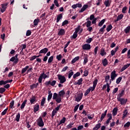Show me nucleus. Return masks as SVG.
<instances>
[{
	"label": "nucleus",
	"instance_id": "nucleus-54",
	"mask_svg": "<svg viewBox=\"0 0 130 130\" xmlns=\"http://www.w3.org/2000/svg\"><path fill=\"white\" fill-rule=\"evenodd\" d=\"M92 41H93V39H92L91 38H89L87 40H86V43L90 44L91 43V42H92Z\"/></svg>",
	"mask_w": 130,
	"mask_h": 130
},
{
	"label": "nucleus",
	"instance_id": "nucleus-38",
	"mask_svg": "<svg viewBox=\"0 0 130 130\" xmlns=\"http://www.w3.org/2000/svg\"><path fill=\"white\" fill-rule=\"evenodd\" d=\"M45 100H46V99H45V98H43L41 102V106H44L45 104Z\"/></svg>",
	"mask_w": 130,
	"mask_h": 130
},
{
	"label": "nucleus",
	"instance_id": "nucleus-40",
	"mask_svg": "<svg viewBox=\"0 0 130 130\" xmlns=\"http://www.w3.org/2000/svg\"><path fill=\"white\" fill-rule=\"evenodd\" d=\"M126 10H127V7H126V6L124 7L122 9V14H126Z\"/></svg>",
	"mask_w": 130,
	"mask_h": 130
},
{
	"label": "nucleus",
	"instance_id": "nucleus-25",
	"mask_svg": "<svg viewBox=\"0 0 130 130\" xmlns=\"http://www.w3.org/2000/svg\"><path fill=\"white\" fill-rule=\"evenodd\" d=\"M129 31H130V25L127 26L124 30V32L126 34H128V33H129Z\"/></svg>",
	"mask_w": 130,
	"mask_h": 130
},
{
	"label": "nucleus",
	"instance_id": "nucleus-49",
	"mask_svg": "<svg viewBox=\"0 0 130 130\" xmlns=\"http://www.w3.org/2000/svg\"><path fill=\"white\" fill-rule=\"evenodd\" d=\"M122 18H123V14H122L119 15L117 17V20H118L119 21L121 20Z\"/></svg>",
	"mask_w": 130,
	"mask_h": 130
},
{
	"label": "nucleus",
	"instance_id": "nucleus-22",
	"mask_svg": "<svg viewBox=\"0 0 130 130\" xmlns=\"http://www.w3.org/2000/svg\"><path fill=\"white\" fill-rule=\"evenodd\" d=\"M106 21V19H102L98 24L99 27H102V26H103V24L105 23Z\"/></svg>",
	"mask_w": 130,
	"mask_h": 130
},
{
	"label": "nucleus",
	"instance_id": "nucleus-7",
	"mask_svg": "<svg viewBox=\"0 0 130 130\" xmlns=\"http://www.w3.org/2000/svg\"><path fill=\"white\" fill-rule=\"evenodd\" d=\"M98 83V79H95L93 82V86L90 87L89 89H90V91L91 92H93L94 90H95V88H96V86H97V84Z\"/></svg>",
	"mask_w": 130,
	"mask_h": 130
},
{
	"label": "nucleus",
	"instance_id": "nucleus-28",
	"mask_svg": "<svg viewBox=\"0 0 130 130\" xmlns=\"http://www.w3.org/2000/svg\"><path fill=\"white\" fill-rule=\"evenodd\" d=\"M26 103H27V100H25L21 105V107H20L21 109H24V108H25V105H26Z\"/></svg>",
	"mask_w": 130,
	"mask_h": 130
},
{
	"label": "nucleus",
	"instance_id": "nucleus-41",
	"mask_svg": "<svg viewBox=\"0 0 130 130\" xmlns=\"http://www.w3.org/2000/svg\"><path fill=\"white\" fill-rule=\"evenodd\" d=\"M55 100L57 103H60V102H61V97L58 96V98Z\"/></svg>",
	"mask_w": 130,
	"mask_h": 130
},
{
	"label": "nucleus",
	"instance_id": "nucleus-50",
	"mask_svg": "<svg viewBox=\"0 0 130 130\" xmlns=\"http://www.w3.org/2000/svg\"><path fill=\"white\" fill-rule=\"evenodd\" d=\"M90 92H91V89L88 88V89L85 91V93H84V96H87V95H88V94H89V93H90Z\"/></svg>",
	"mask_w": 130,
	"mask_h": 130
},
{
	"label": "nucleus",
	"instance_id": "nucleus-5",
	"mask_svg": "<svg viewBox=\"0 0 130 130\" xmlns=\"http://www.w3.org/2000/svg\"><path fill=\"white\" fill-rule=\"evenodd\" d=\"M117 101L120 102L121 105H124L126 104V102H127V99H123V98H117Z\"/></svg>",
	"mask_w": 130,
	"mask_h": 130
},
{
	"label": "nucleus",
	"instance_id": "nucleus-53",
	"mask_svg": "<svg viewBox=\"0 0 130 130\" xmlns=\"http://www.w3.org/2000/svg\"><path fill=\"white\" fill-rule=\"evenodd\" d=\"M85 24H86V27H90L91 26V21L88 20L86 22H85Z\"/></svg>",
	"mask_w": 130,
	"mask_h": 130
},
{
	"label": "nucleus",
	"instance_id": "nucleus-16",
	"mask_svg": "<svg viewBox=\"0 0 130 130\" xmlns=\"http://www.w3.org/2000/svg\"><path fill=\"white\" fill-rule=\"evenodd\" d=\"M88 61L89 60L88 59V55L84 54L83 64H86V63H87Z\"/></svg>",
	"mask_w": 130,
	"mask_h": 130
},
{
	"label": "nucleus",
	"instance_id": "nucleus-56",
	"mask_svg": "<svg viewBox=\"0 0 130 130\" xmlns=\"http://www.w3.org/2000/svg\"><path fill=\"white\" fill-rule=\"evenodd\" d=\"M62 58V55L61 54H59L58 55L56 56V58L57 60H61V58Z\"/></svg>",
	"mask_w": 130,
	"mask_h": 130
},
{
	"label": "nucleus",
	"instance_id": "nucleus-18",
	"mask_svg": "<svg viewBox=\"0 0 130 130\" xmlns=\"http://www.w3.org/2000/svg\"><path fill=\"white\" fill-rule=\"evenodd\" d=\"M102 63L104 67H106L108 64V60L107 58H105L102 60Z\"/></svg>",
	"mask_w": 130,
	"mask_h": 130
},
{
	"label": "nucleus",
	"instance_id": "nucleus-51",
	"mask_svg": "<svg viewBox=\"0 0 130 130\" xmlns=\"http://www.w3.org/2000/svg\"><path fill=\"white\" fill-rule=\"evenodd\" d=\"M110 91V85H109V83H107V92L108 93H109V91Z\"/></svg>",
	"mask_w": 130,
	"mask_h": 130
},
{
	"label": "nucleus",
	"instance_id": "nucleus-8",
	"mask_svg": "<svg viewBox=\"0 0 130 130\" xmlns=\"http://www.w3.org/2000/svg\"><path fill=\"white\" fill-rule=\"evenodd\" d=\"M118 75L116 74V71L115 70L113 71L111 73V79L112 81H114L115 80V78L117 77Z\"/></svg>",
	"mask_w": 130,
	"mask_h": 130
},
{
	"label": "nucleus",
	"instance_id": "nucleus-57",
	"mask_svg": "<svg viewBox=\"0 0 130 130\" xmlns=\"http://www.w3.org/2000/svg\"><path fill=\"white\" fill-rule=\"evenodd\" d=\"M80 106V104H78L74 107V112H76V111L79 109V107Z\"/></svg>",
	"mask_w": 130,
	"mask_h": 130
},
{
	"label": "nucleus",
	"instance_id": "nucleus-64",
	"mask_svg": "<svg viewBox=\"0 0 130 130\" xmlns=\"http://www.w3.org/2000/svg\"><path fill=\"white\" fill-rule=\"evenodd\" d=\"M127 58L129 59H130V49H129L127 53Z\"/></svg>",
	"mask_w": 130,
	"mask_h": 130
},
{
	"label": "nucleus",
	"instance_id": "nucleus-33",
	"mask_svg": "<svg viewBox=\"0 0 130 130\" xmlns=\"http://www.w3.org/2000/svg\"><path fill=\"white\" fill-rule=\"evenodd\" d=\"M100 54H101V55H102V56H104V55L106 54V52H105V50L104 48L101 49Z\"/></svg>",
	"mask_w": 130,
	"mask_h": 130
},
{
	"label": "nucleus",
	"instance_id": "nucleus-34",
	"mask_svg": "<svg viewBox=\"0 0 130 130\" xmlns=\"http://www.w3.org/2000/svg\"><path fill=\"white\" fill-rule=\"evenodd\" d=\"M56 113H57V112L56 111H55V110H53L52 112V115H51V119H53L54 117V115H55V114H56Z\"/></svg>",
	"mask_w": 130,
	"mask_h": 130
},
{
	"label": "nucleus",
	"instance_id": "nucleus-59",
	"mask_svg": "<svg viewBox=\"0 0 130 130\" xmlns=\"http://www.w3.org/2000/svg\"><path fill=\"white\" fill-rule=\"evenodd\" d=\"M88 75H89V71H88L87 70H85V71H84V74H83L84 77H87V76H88Z\"/></svg>",
	"mask_w": 130,
	"mask_h": 130
},
{
	"label": "nucleus",
	"instance_id": "nucleus-13",
	"mask_svg": "<svg viewBox=\"0 0 130 130\" xmlns=\"http://www.w3.org/2000/svg\"><path fill=\"white\" fill-rule=\"evenodd\" d=\"M66 34V30L64 29H60V30L58 32V36H63Z\"/></svg>",
	"mask_w": 130,
	"mask_h": 130
},
{
	"label": "nucleus",
	"instance_id": "nucleus-2",
	"mask_svg": "<svg viewBox=\"0 0 130 130\" xmlns=\"http://www.w3.org/2000/svg\"><path fill=\"white\" fill-rule=\"evenodd\" d=\"M46 78H49V76H47V75H46V74H44V73H42L38 79V82L40 83H42V79H46Z\"/></svg>",
	"mask_w": 130,
	"mask_h": 130
},
{
	"label": "nucleus",
	"instance_id": "nucleus-62",
	"mask_svg": "<svg viewBox=\"0 0 130 130\" xmlns=\"http://www.w3.org/2000/svg\"><path fill=\"white\" fill-rule=\"evenodd\" d=\"M130 126V122H127L124 125V127H129Z\"/></svg>",
	"mask_w": 130,
	"mask_h": 130
},
{
	"label": "nucleus",
	"instance_id": "nucleus-10",
	"mask_svg": "<svg viewBox=\"0 0 130 130\" xmlns=\"http://www.w3.org/2000/svg\"><path fill=\"white\" fill-rule=\"evenodd\" d=\"M8 6V3H5L2 5L1 12L4 13L6 12V9H7V6Z\"/></svg>",
	"mask_w": 130,
	"mask_h": 130
},
{
	"label": "nucleus",
	"instance_id": "nucleus-4",
	"mask_svg": "<svg viewBox=\"0 0 130 130\" xmlns=\"http://www.w3.org/2000/svg\"><path fill=\"white\" fill-rule=\"evenodd\" d=\"M44 84H45V86H47V87L49 86V85H50L51 86H52V87H53L56 84V81L53 80L51 82V81L49 80L48 81H46Z\"/></svg>",
	"mask_w": 130,
	"mask_h": 130
},
{
	"label": "nucleus",
	"instance_id": "nucleus-61",
	"mask_svg": "<svg viewBox=\"0 0 130 130\" xmlns=\"http://www.w3.org/2000/svg\"><path fill=\"white\" fill-rule=\"evenodd\" d=\"M83 128H84V126H83V125H79L77 127V129L76 128V130H82Z\"/></svg>",
	"mask_w": 130,
	"mask_h": 130
},
{
	"label": "nucleus",
	"instance_id": "nucleus-48",
	"mask_svg": "<svg viewBox=\"0 0 130 130\" xmlns=\"http://www.w3.org/2000/svg\"><path fill=\"white\" fill-rule=\"evenodd\" d=\"M6 92V88L4 87L0 88V93L1 94H4Z\"/></svg>",
	"mask_w": 130,
	"mask_h": 130
},
{
	"label": "nucleus",
	"instance_id": "nucleus-11",
	"mask_svg": "<svg viewBox=\"0 0 130 130\" xmlns=\"http://www.w3.org/2000/svg\"><path fill=\"white\" fill-rule=\"evenodd\" d=\"M82 82H83V78H80L78 80V82L77 81H74V85H79V86H80V85H82Z\"/></svg>",
	"mask_w": 130,
	"mask_h": 130
},
{
	"label": "nucleus",
	"instance_id": "nucleus-1",
	"mask_svg": "<svg viewBox=\"0 0 130 130\" xmlns=\"http://www.w3.org/2000/svg\"><path fill=\"white\" fill-rule=\"evenodd\" d=\"M36 121L38 126H40V127H43V126H44V122H43L42 117H39Z\"/></svg>",
	"mask_w": 130,
	"mask_h": 130
},
{
	"label": "nucleus",
	"instance_id": "nucleus-35",
	"mask_svg": "<svg viewBox=\"0 0 130 130\" xmlns=\"http://www.w3.org/2000/svg\"><path fill=\"white\" fill-rule=\"evenodd\" d=\"M126 115H127V110H125L123 112V116L122 117V119L125 118V117H126Z\"/></svg>",
	"mask_w": 130,
	"mask_h": 130
},
{
	"label": "nucleus",
	"instance_id": "nucleus-31",
	"mask_svg": "<svg viewBox=\"0 0 130 130\" xmlns=\"http://www.w3.org/2000/svg\"><path fill=\"white\" fill-rule=\"evenodd\" d=\"M117 110H118L117 108H115L113 110L112 113L114 116H115V115L117 114Z\"/></svg>",
	"mask_w": 130,
	"mask_h": 130
},
{
	"label": "nucleus",
	"instance_id": "nucleus-52",
	"mask_svg": "<svg viewBox=\"0 0 130 130\" xmlns=\"http://www.w3.org/2000/svg\"><path fill=\"white\" fill-rule=\"evenodd\" d=\"M20 113H18V114L16 116V121H17V122L20 121Z\"/></svg>",
	"mask_w": 130,
	"mask_h": 130
},
{
	"label": "nucleus",
	"instance_id": "nucleus-20",
	"mask_svg": "<svg viewBox=\"0 0 130 130\" xmlns=\"http://www.w3.org/2000/svg\"><path fill=\"white\" fill-rule=\"evenodd\" d=\"M61 19H62V14L58 15L57 16L56 23H58V22H59Z\"/></svg>",
	"mask_w": 130,
	"mask_h": 130
},
{
	"label": "nucleus",
	"instance_id": "nucleus-14",
	"mask_svg": "<svg viewBox=\"0 0 130 130\" xmlns=\"http://www.w3.org/2000/svg\"><path fill=\"white\" fill-rule=\"evenodd\" d=\"M88 7L89 6H88V5H84L82 8L81 9L80 11H79V13H83V12L88 9Z\"/></svg>",
	"mask_w": 130,
	"mask_h": 130
},
{
	"label": "nucleus",
	"instance_id": "nucleus-21",
	"mask_svg": "<svg viewBox=\"0 0 130 130\" xmlns=\"http://www.w3.org/2000/svg\"><path fill=\"white\" fill-rule=\"evenodd\" d=\"M48 94L47 100L48 101H50L51 98H52V93H51V91L48 90Z\"/></svg>",
	"mask_w": 130,
	"mask_h": 130
},
{
	"label": "nucleus",
	"instance_id": "nucleus-45",
	"mask_svg": "<svg viewBox=\"0 0 130 130\" xmlns=\"http://www.w3.org/2000/svg\"><path fill=\"white\" fill-rule=\"evenodd\" d=\"M123 93H124V90H122L121 92L118 94L117 98H121L122 96H123Z\"/></svg>",
	"mask_w": 130,
	"mask_h": 130
},
{
	"label": "nucleus",
	"instance_id": "nucleus-12",
	"mask_svg": "<svg viewBox=\"0 0 130 130\" xmlns=\"http://www.w3.org/2000/svg\"><path fill=\"white\" fill-rule=\"evenodd\" d=\"M48 52V49L47 48H44V49H42L39 51V54H41L42 53H44V54H45Z\"/></svg>",
	"mask_w": 130,
	"mask_h": 130
},
{
	"label": "nucleus",
	"instance_id": "nucleus-30",
	"mask_svg": "<svg viewBox=\"0 0 130 130\" xmlns=\"http://www.w3.org/2000/svg\"><path fill=\"white\" fill-rule=\"evenodd\" d=\"M112 25L109 24L107 26L106 30L107 32H109L112 29Z\"/></svg>",
	"mask_w": 130,
	"mask_h": 130
},
{
	"label": "nucleus",
	"instance_id": "nucleus-55",
	"mask_svg": "<svg viewBox=\"0 0 130 130\" xmlns=\"http://www.w3.org/2000/svg\"><path fill=\"white\" fill-rule=\"evenodd\" d=\"M80 28H81V26H80V25L78 26V27L76 28L75 31L74 32V33H76L77 34H78V33L80 31Z\"/></svg>",
	"mask_w": 130,
	"mask_h": 130
},
{
	"label": "nucleus",
	"instance_id": "nucleus-43",
	"mask_svg": "<svg viewBox=\"0 0 130 130\" xmlns=\"http://www.w3.org/2000/svg\"><path fill=\"white\" fill-rule=\"evenodd\" d=\"M121 80H122V77H120L116 79V84H119V83H120V82H121Z\"/></svg>",
	"mask_w": 130,
	"mask_h": 130
},
{
	"label": "nucleus",
	"instance_id": "nucleus-24",
	"mask_svg": "<svg viewBox=\"0 0 130 130\" xmlns=\"http://www.w3.org/2000/svg\"><path fill=\"white\" fill-rule=\"evenodd\" d=\"M28 69H29V66H26L24 68H23L21 70V74H25L27 72Z\"/></svg>",
	"mask_w": 130,
	"mask_h": 130
},
{
	"label": "nucleus",
	"instance_id": "nucleus-17",
	"mask_svg": "<svg viewBox=\"0 0 130 130\" xmlns=\"http://www.w3.org/2000/svg\"><path fill=\"white\" fill-rule=\"evenodd\" d=\"M38 110H39V105H38V104H37L34 107V112L35 113H36V112H37V111H38Z\"/></svg>",
	"mask_w": 130,
	"mask_h": 130
},
{
	"label": "nucleus",
	"instance_id": "nucleus-60",
	"mask_svg": "<svg viewBox=\"0 0 130 130\" xmlns=\"http://www.w3.org/2000/svg\"><path fill=\"white\" fill-rule=\"evenodd\" d=\"M30 90H33L34 88H37V86L35 85V84H32L30 86Z\"/></svg>",
	"mask_w": 130,
	"mask_h": 130
},
{
	"label": "nucleus",
	"instance_id": "nucleus-46",
	"mask_svg": "<svg viewBox=\"0 0 130 130\" xmlns=\"http://www.w3.org/2000/svg\"><path fill=\"white\" fill-rule=\"evenodd\" d=\"M78 37V34L74 32L72 36L71 37V38H73V39H76Z\"/></svg>",
	"mask_w": 130,
	"mask_h": 130
},
{
	"label": "nucleus",
	"instance_id": "nucleus-3",
	"mask_svg": "<svg viewBox=\"0 0 130 130\" xmlns=\"http://www.w3.org/2000/svg\"><path fill=\"white\" fill-rule=\"evenodd\" d=\"M58 79L60 81V84H63L65 82L67 81V79L66 78V77L62 75H57Z\"/></svg>",
	"mask_w": 130,
	"mask_h": 130
},
{
	"label": "nucleus",
	"instance_id": "nucleus-19",
	"mask_svg": "<svg viewBox=\"0 0 130 130\" xmlns=\"http://www.w3.org/2000/svg\"><path fill=\"white\" fill-rule=\"evenodd\" d=\"M100 127H101V123H99L95 125V127L92 128V130H98Z\"/></svg>",
	"mask_w": 130,
	"mask_h": 130
},
{
	"label": "nucleus",
	"instance_id": "nucleus-29",
	"mask_svg": "<svg viewBox=\"0 0 130 130\" xmlns=\"http://www.w3.org/2000/svg\"><path fill=\"white\" fill-rule=\"evenodd\" d=\"M36 101V98L34 96H33L30 99V102L31 104H34V102H35Z\"/></svg>",
	"mask_w": 130,
	"mask_h": 130
},
{
	"label": "nucleus",
	"instance_id": "nucleus-47",
	"mask_svg": "<svg viewBox=\"0 0 130 130\" xmlns=\"http://www.w3.org/2000/svg\"><path fill=\"white\" fill-rule=\"evenodd\" d=\"M74 75V72L72 71V70H71L69 72V74L68 75V78L69 79H71V78H72V76H73Z\"/></svg>",
	"mask_w": 130,
	"mask_h": 130
},
{
	"label": "nucleus",
	"instance_id": "nucleus-44",
	"mask_svg": "<svg viewBox=\"0 0 130 130\" xmlns=\"http://www.w3.org/2000/svg\"><path fill=\"white\" fill-rule=\"evenodd\" d=\"M58 98V94L56 92L54 93L53 95V100H55Z\"/></svg>",
	"mask_w": 130,
	"mask_h": 130
},
{
	"label": "nucleus",
	"instance_id": "nucleus-27",
	"mask_svg": "<svg viewBox=\"0 0 130 130\" xmlns=\"http://www.w3.org/2000/svg\"><path fill=\"white\" fill-rule=\"evenodd\" d=\"M80 59V57L77 56L75 57L73 60L71 61V63L73 64V63H75L77 60H79Z\"/></svg>",
	"mask_w": 130,
	"mask_h": 130
},
{
	"label": "nucleus",
	"instance_id": "nucleus-36",
	"mask_svg": "<svg viewBox=\"0 0 130 130\" xmlns=\"http://www.w3.org/2000/svg\"><path fill=\"white\" fill-rule=\"evenodd\" d=\"M52 61H53V56H51L48 60V63H51Z\"/></svg>",
	"mask_w": 130,
	"mask_h": 130
},
{
	"label": "nucleus",
	"instance_id": "nucleus-15",
	"mask_svg": "<svg viewBox=\"0 0 130 130\" xmlns=\"http://www.w3.org/2000/svg\"><path fill=\"white\" fill-rule=\"evenodd\" d=\"M105 28H106V24L104 25L100 29L99 31V34H101V33L102 34H103V33H104V29Z\"/></svg>",
	"mask_w": 130,
	"mask_h": 130
},
{
	"label": "nucleus",
	"instance_id": "nucleus-58",
	"mask_svg": "<svg viewBox=\"0 0 130 130\" xmlns=\"http://www.w3.org/2000/svg\"><path fill=\"white\" fill-rule=\"evenodd\" d=\"M69 21L68 20H64L62 23V26H64L66 25H68L69 24Z\"/></svg>",
	"mask_w": 130,
	"mask_h": 130
},
{
	"label": "nucleus",
	"instance_id": "nucleus-26",
	"mask_svg": "<svg viewBox=\"0 0 130 130\" xmlns=\"http://www.w3.org/2000/svg\"><path fill=\"white\" fill-rule=\"evenodd\" d=\"M104 5L107 8L108 7H110V0L105 1L104 2Z\"/></svg>",
	"mask_w": 130,
	"mask_h": 130
},
{
	"label": "nucleus",
	"instance_id": "nucleus-23",
	"mask_svg": "<svg viewBox=\"0 0 130 130\" xmlns=\"http://www.w3.org/2000/svg\"><path fill=\"white\" fill-rule=\"evenodd\" d=\"M129 66L130 63H128L127 64L124 65V67L121 69V72H123V71H125V70H126V69H127V68H128Z\"/></svg>",
	"mask_w": 130,
	"mask_h": 130
},
{
	"label": "nucleus",
	"instance_id": "nucleus-63",
	"mask_svg": "<svg viewBox=\"0 0 130 130\" xmlns=\"http://www.w3.org/2000/svg\"><path fill=\"white\" fill-rule=\"evenodd\" d=\"M31 30H27L26 33V36H30V35H31Z\"/></svg>",
	"mask_w": 130,
	"mask_h": 130
},
{
	"label": "nucleus",
	"instance_id": "nucleus-42",
	"mask_svg": "<svg viewBox=\"0 0 130 130\" xmlns=\"http://www.w3.org/2000/svg\"><path fill=\"white\" fill-rule=\"evenodd\" d=\"M39 21L40 20L38 19H35L34 21V25H35V26H37V25H38V23H39Z\"/></svg>",
	"mask_w": 130,
	"mask_h": 130
},
{
	"label": "nucleus",
	"instance_id": "nucleus-6",
	"mask_svg": "<svg viewBox=\"0 0 130 130\" xmlns=\"http://www.w3.org/2000/svg\"><path fill=\"white\" fill-rule=\"evenodd\" d=\"M82 98H83V93L81 92L78 93L77 96H75V101L77 102H80L82 100Z\"/></svg>",
	"mask_w": 130,
	"mask_h": 130
},
{
	"label": "nucleus",
	"instance_id": "nucleus-39",
	"mask_svg": "<svg viewBox=\"0 0 130 130\" xmlns=\"http://www.w3.org/2000/svg\"><path fill=\"white\" fill-rule=\"evenodd\" d=\"M14 104H15V102L14 101H12L10 103V106H9L11 109H12V108H14Z\"/></svg>",
	"mask_w": 130,
	"mask_h": 130
},
{
	"label": "nucleus",
	"instance_id": "nucleus-32",
	"mask_svg": "<svg viewBox=\"0 0 130 130\" xmlns=\"http://www.w3.org/2000/svg\"><path fill=\"white\" fill-rule=\"evenodd\" d=\"M64 94H66V92H64V90H62L59 92L58 96L59 97H61L62 96H63V95H64Z\"/></svg>",
	"mask_w": 130,
	"mask_h": 130
},
{
	"label": "nucleus",
	"instance_id": "nucleus-37",
	"mask_svg": "<svg viewBox=\"0 0 130 130\" xmlns=\"http://www.w3.org/2000/svg\"><path fill=\"white\" fill-rule=\"evenodd\" d=\"M80 75H81V73L78 72L73 75V79H76L77 77H80Z\"/></svg>",
	"mask_w": 130,
	"mask_h": 130
},
{
	"label": "nucleus",
	"instance_id": "nucleus-9",
	"mask_svg": "<svg viewBox=\"0 0 130 130\" xmlns=\"http://www.w3.org/2000/svg\"><path fill=\"white\" fill-rule=\"evenodd\" d=\"M82 49L83 50H89L91 49V45L88 44H85L82 45Z\"/></svg>",
	"mask_w": 130,
	"mask_h": 130
}]
</instances>
